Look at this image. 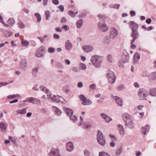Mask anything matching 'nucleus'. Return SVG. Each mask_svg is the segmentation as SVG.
<instances>
[{
  "mask_svg": "<svg viewBox=\"0 0 156 156\" xmlns=\"http://www.w3.org/2000/svg\"><path fill=\"white\" fill-rule=\"evenodd\" d=\"M103 60V57L101 56L95 55L91 57L90 62L91 63H89L90 65L92 64L96 68H100L101 66V64Z\"/></svg>",
  "mask_w": 156,
  "mask_h": 156,
  "instance_id": "obj_1",
  "label": "nucleus"
},
{
  "mask_svg": "<svg viewBox=\"0 0 156 156\" xmlns=\"http://www.w3.org/2000/svg\"><path fill=\"white\" fill-rule=\"evenodd\" d=\"M46 96L47 98L51 99L56 102H61L62 103L64 102L65 100L62 97L58 95H53L50 93L49 90L47 93Z\"/></svg>",
  "mask_w": 156,
  "mask_h": 156,
  "instance_id": "obj_2",
  "label": "nucleus"
},
{
  "mask_svg": "<svg viewBox=\"0 0 156 156\" xmlns=\"http://www.w3.org/2000/svg\"><path fill=\"white\" fill-rule=\"evenodd\" d=\"M97 140L98 144L101 146H104L105 144V137L103 136L102 132L98 130V131Z\"/></svg>",
  "mask_w": 156,
  "mask_h": 156,
  "instance_id": "obj_3",
  "label": "nucleus"
},
{
  "mask_svg": "<svg viewBox=\"0 0 156 156\" xmlns=\"http://www.w3.org/2000/svg\"><path fill=\"white\" fill-rule=\"evenodd\" d=\"M138 96L140 99L141 100H147L146 98L148 95L147 91L143 89H140L138 91Z\"/></svg>",
  "mask_w": 156,
  "mask_h": 156,
  "instance_id": "obj_4",
  "label": "nucleus"
},
{
  "mask_svg": "<svg viewBox=\"0 0 156 156\" xmlns=\"http://www.w3.org/2000/svg\"><path fill=\"white\" fill-rule=\"evenodd\" d=\"M106 76L109 82L112 83H115L116 77L113 72L111 70H108L107 72Z\"/></svg>",
  "mask_w": 156,
  "mask_h": 156,
  "instance_id": "obj_5",
  "label": "nucleus"
},
{
  "mask_svg": "<svg viewBox=\"0 0 156 156\" xmlns=\"http://www.w3.org/2000/svg\"><path fill=\"white\" fill-rule=\"evenodd\" d=\"M83 119L81 117H80V122L78 124V126H80L82 125V126L84 129H90L92 127V125L89 122H84L83 123Z\"/></svg>",
  "mask_w": 156,
  "mask_h": 156,
  "instance_id": "obj_6",
  "label": "nucleus"
},
{
  "mask_svg": "<svg viewBox=\"0 0 156 156\" xmlns=\"http://www.w3.org/2000/svg\"><path fill=\"white\" fill-rule=\"evenodd\" d=\"M118 34V31L114 27H111L110 30L109 37L111 39H115Z\"/></svg>",
  "mask_w": 156,
  "mask_h": 156,
  "instance_id": "obj_7",
  "label": "nucleus"
},
{
  "mask_svg": "<svg viewBox=\"0 0 156 156\" xmlns=\"http://www.w3.org/2000/svg\"><path fill=\"white\" fill-rule=\"evenodd\" d=\"M98 27L99 29L102 32H105L108 29V28L105 22L103 21H100L98 22Z\"/></svg>",
  "mask_w": 156,
  "mask_h": 156,
  "instance_id": "obj_8",
  "label": "nucleus"
},
{
  "mask_svg": "<svg viewBox=\"0 0 156 156\" xmlns=\"http://www.w3.org/2000/svg\"><path fill=\"white\" fill-rule=\"evenodd\" d=\"M79 98L82 101V103L84 105H89L92 103V101L89 99H87L83 94L80 95Z\"/></svg>",
  "mask_w": 156,
  "mask_h": 156,
  "instance_id": "obj_9",
  "label": "nucleus"
},
{
  "mask_svg": "<svg viewBox=\"0 0 156 156\" xmlns=\"http://www.w3.org/2000/svg\"><path fill=\"white\" fill-rule=\"evenodd\" d=\"M23 102H29L33 104H40L41 101L39 99L33 97L27 98L26 100L23 101Z\"/></svg>",
  "mask_w": 156,
  "mask_h": 156,
  "instance_id": "obj_10",
  "label": "nucleus"
},
{
  "mask_svg": "<svg viewBox=\"0 0 156 156\" xmlns=\"http://www.w3.org/2000/svg\"><path fill=\"white\" fill-rule=\"evenodd\" d=\"M48 155L49 156H60L59 149L53 147L51 148Z\"/></svg>",
  "mask_w": 156,
  "mask_h": 156,
  "instance_id": "obj_11",
  "label": "nucleus"
},
{
  "mask_svg": "<svg viewBox=\"0 0 156 156\" xmlns=\"http://www.w3.org/2000/svg\"><path fill=\"white\" fill-rule=\"evenodd\" d=\"M150 128V126L149 125H145L141 128L140 133L144 136L147 134L149 131Z\"/></svg>",
  "mask_w": 156,
  "mask_h": 156,
  "instance_id": "obj_12",
  "label": "nucleus"
},
{
  "mask_svg": "<svg viewBox=\"0 0 156 156\" xmlns=\"http://www.w3.org/2000/svg\"><path fill=\"white\" fill-rule=\"evenodd\" d=\"M111 98L115 101L117 104L119 106L122 107L123 105V101L122 99L116 96L112 95Z\"/></svg>",
  "mask_w": 156,
  "mask_h": 156,
  "instance_id": "obj_13",
  "label": "nucleus"
},
{
  "mask_svg": "<svg viewBox=\"0 0 156 156\" xmlns=\"http://www.w3.org/2000/svg\"><path fill=\"white\" fill-rule=\"evenodd\" d=\"M32 90L35 91H38L39 90H40L41 91L44 92L46 94L48 90L45 87L42 86H40L37 85H35L32 88Z\"/></svg>",
  "mask_w": 156,
  "mask_h": 156,
  "instance_id": "obj_14",
  "label": "nucleus"
},
{
  "mask_svg": "<svg viewBox=\"0 0 156 156\" xmlns=\"http://www.w3.org/2000/svg\"><path fill=\"white\" fill-rule=\"evenodd\" d=\"M131 36L133 38V39L131 40V43H133L135 40L137 39L139 37V34L137 30H133L132 31Z\"/></svg>",
  "mask_w": 156,
  "mask_h": 156,
  "instance_id": "obj_15",
  "label": "nucleus"
},
{
  "mask_svg": "<svg viewBox=\"0 0 156 156\" xmlns=\"http://www.w3.org/2000/svg\"><path fill=\"white\" fill-rule=\"evenodd\" d=\"M117 127L119 135L121 136H124L125 135V132L123 126L119 124L117 125Z\"/></svg>",
  "mask_w": 156,
  "mask_h": 156,
  "instance_id": "obj_16",
  "label": "nucleus"
},
{
  "mask_svg": "<svg viewBox=\"0 0 156 156\" xmlns=\"http://www.w3.org/2000/svg\"><path fill=\"white\" fill-rule=\"evenodd\" d=\"M129 25L132 31L133 30H137L138 29V25L134 21H131L129 22Z\"/></svg>",
  "mask_w": 156,
  "mask_h": 156,
  "instance_id": "obj_17",
  "label": "nucleus"
},
{
  "mask_svg": "<svg viewBox=\"0 0 156 156\" xmlns=\"http://www.w3.org/2000/svg\"><path fill=\"white\" fill-rule=\"evenodd\" d=\"M122 119L125 122L132 119V116L127 113H125L122 115Z\"/></svg>",
  "mask_w": 156,
  "mask_h": 156,
  "instance_id": "obj_18",
  "label": "nucleus"
},
{
  "mask_svg": "<svg viewBox=\"0 0 156 156\" xmlns=\"http://www.w3.org/2000/svg\"><path fill=\"white\" fill-rule=\"evenodd\" d=\"M44 50V47L43 46L41 47L37 51L35 54V56L37 58H41L43 56V55L42 53V52Z\"/></svg>",
  "mask_w": 156,
  "mask_h": 156,
  "instance_id": "obj_19",
  "label": "nucleus"
},
{
  "mask_svg": "<svg viewBox=\"0 0 156 156\" xmlns=\"http://www.w3.org/2000/svg\"><path fill=\"white\" fill-rule=\"evenodd\" d=\"M66 149L67 151L71 152L74 149V145L73 143L71 142H68L66 145Z\"/></svg>",
  "mask_w": 156,
  "mask_h": 156,
  "instance_id": "obj_20",
  "label": "nucleus"
},
{
  "mask_svg": "<svg viewBox=\"0 0 156 156\" xmlns=\"http://www.w3.org/2000/svg\"><path fill=\"white\" fill-rule=\"evenodd\" d=\"M82 49L84 52H88L92 51L93 49V48L90 45H87L82 46Z\"/></svg>",
  "mask_w": 156,
  "mask_h": 156,
  "instance_id": "obj_21",
  "label": "nucleus"
},
{
  "mask_svg": "<svg viewBox=\"0 0 156 156\" xmlns=\"http://www.w3.org/2000/svg\"><path fill=\"white\" fill-rule=\"evenodd\" d=\"M100 115L101 117L107 122H109L110 121L112 120V119L111 118L105 113H101L100 114Z\"/></svg>",
  "mask_w": 156,
  "mask_h": 156,
  "instance_id": "obj_22",
  "label": "nucleus"
},
{
  "mask_svg": "<svg viewBox=\"0 0 156 156\" xmlns=\"http://www.w3.org/2000/svg\"><path fill=\"white\" fill-rule=\"evenodd\" d=\"M129 58V55L128 53L126 51H125L122 56V60L124 61V62H127L128 61Z\"/></svg>",
  "mask_w": 156,
  "mask_h": 156,
  "instance_id": "obj_23",
  "label": "nucleus"
},
{
  "mask_svg": "<svg viewBox=\"0 0 156 156\" xmlns=\"http://www.w3.org/2000/svg\"><path fill=\"white\" fill-rule=\"evenodd\" d=\"M38 70V68L37 67H35L33 68L31 72V74L32 77L35 78H36L37 76Z\"/></svg>",
  "mask_w": 156,
  "mask_h": 156,
  "instance_id": "obj_24",
  "label": "nucleus"
},
{
  "mask_svg": "<svg viewBox=\"0 0 156 156\" xmlns=\"http://www.w3.org/2000/svg\"><path fill=\"white\" fill-rule=\"evenodd\" d=\"M125 123L126 126L129 129H132L134 127V123L132 119L127 121Z\"/></svg>",
  "mask_w": 156,
  "mask_h": 156,
  "instance_id": "obj_25",
  "label": "nucleus"
},
{
  "mask_svg": "<svg viewBox=\"0 0 156 156\" xmlns=\"http://www.w3.org/2000/svg\"><path fill=\"white\" fill-rule=\"evenodd\" d=\"M72 45L69 40H67L65 43V47L68 51H70L72 48Z\"/></svg>",
  "mask_w": 156,
  "mask_h": 156,
  "instance_id": "obj_26",
  "label": "nucleus"
},
{
  "mask_svg": "<svg viewBox=\"0 0 156 156\" xmlns=\"http://www.w3.org/2000/svg\"><path fill=\"white\" fill-rule=\"evenodd\" d=\"M63 109L67 115L69 117L73 115V112L72 109L66 107H63Z\"/></svg>",
  "mask_w": 156,
  "mask_h": 156,
  "instance_id": "obj_27",
  "label": "nucleus"
},
{
  "mask_svg": "<svg viewBox=\"0 0 156 156\" xmlns=\"http://www.w3.org/2000/svg\"><path fill=\"white\" fill-rule=\"evenodd\" d=\"M144 107V105H139L134 108V114L135 115H137V114L138 112V110L141 111L142 110Z\"/></svg>",
  "mask_w": 156,
  "mask_h": 156,
  "instance_id": "obj_28",
  "label": "nucleus"
},
{
  "mask_svg": "<svg viewBox=\"0 0 156 156\" xmlns=\"http://www.w3.org/2000/svg\"><path fill=\"white\" fill-rule=\"evenodd\" d=\"M140 57L139 54L138 52H136L133 56V61L135 63H137L139 60Z\"/></svg>",
  "mask_w": 156,
  "mask_h": 156,
  "instance_id": "obj_29",
  "label": "nucleus"
},
{
  "mask_svg": "<svg viewBox=\"0 0 156 156\" xmlns=\"http://www.w3.org/2000/svg\"><path fill=\"white\" fill-rule=\"evenodd\" d=\"M27 108L22 109H19L16 110V112L18 114L22 115L26 114L27 112Z\"/></svg>",
  "mask_w": 156,
  "mask_h": 156,
  "instance_id": "obj_30",
  "label": "nucleus"
},
{
  "mask_svg": "<svg viewBox=\"0 0 156 156\" xmlns=\"http://www.w3.org/2000/svg\"><path fill=\"white\" fill-rule=\"evenodd\" d=\"M149 94L151 96L156 97V88H152L150 89L149 91Z\"/></svg>",
  "mask_w": 156,
  "mask_h": 156,
  "instance_id": "obj_31",
  "label": "nucleus"
},
{
  "mask_svg": "<svg viewBox=\"0 0 156 156\" xmlns=\"http://www.w3.org/2000/svg\"><path fill=\"white\" fill-rule=\"evenodd\" d=\"M7 23L8 24V25L9 27H12L15 23V21L13 18H10L8 20Z\"/></svg>",
  "mask_w": 156,
  "mask_h": 156,
  "instance_id": "obj_32",
  "label": "nucleus"
},
{
  "mask_svg": "<svg viewBox=\"0 0 156 156\" xmlns=\"http://www.w3.org/2000/svg\"><path fill=\"white\" fill-rule=\"evenodd\" d=\"M6 127V126L5 123L3 122H0V128L2 129V131L5 132Z\"/></svg>",
  "mask_w": 156,
  "mask_h": 156,
  "instance_id": "obj_33",
  "label": "nucleus"
},
{
  "mask_svg": "<svg viewBox=\"0 0 156 156\" xmlns=\"http://www.w3.org/2000/svg\"><path fill=\"white\" fill-rule=\"evenodd\" d=\"M21 66L23 68H26L27 66V63L25 59H22L20 63Z\"/></svg>",
  "mask_w": 156,
  "mask_h": 156,
  "instance_id": "obj_34",
  "label": "nucleus"
},
{
  "mask_svg": "<svg viewBox=\"0 0 156 156\" xmlns=\"http://www.w3.org/2000/svg\"><path fill=\"white\" fill-rule=\"evenodd\" d=\"M111 38L110 37L106 36L104 37L103 39L104 42L106 44H108L110 43Z\"/></svg>",
  "mask_w": 156,
  "mask_h": 156,
  "instance_id": "obj_35",
  "label": "nucleus"
},
{
  "mask_svg": "<svg viewBox=\"0 0 156 156\" xmlns=\"http://www.w3.org/2000/svg\"><path fill=\"white\" fill-rule=\"evenodd\" d=\"M122 151V147H120L118 148L116 150L115 155L116 156H119L121 154Z\"/></svg>",
  "mask_w": 156,
  "mask_h": 156,
  "instance_id": "obj_36",
  "label": "nucleus"
},
{
  "mask_svg": "<svg viewBox=\"0 0 156 156\" xmlns=\"http://www.w3.org/2000/svg\"><path fill=\"white\" fill-rule=\"evenodd\" d=\"M52 108L57 115L58 116H59L60 115L62 112L60 109L55 106H53Z\"/></svg>",
  "mask_w": 156,
  "mask_h": 156,
  "instance_id": "obj_37",
  "label": "nucleus"
},
{
  "mask_svg": "<svg viewBox=\"0 0 156 156\" xmlns=\"http://www.w3.org/2000/svg\"><path fill=\"white\" fill-rule=\"evenodd\" d=\"M69 86H65L63 87V90L66 94H70L71 92L69 89Z\"/></svg>",
  "mask_w": 156,
  "mask_h": 156,
  "instance_id": "obj_38",
  "label": "nucleus"
},
{
  "mask_svg": "<svg viewBox=\"0 0 156 156\" xmlns=\"http://www.w3.org/2000/svg\"><path fill=\"white\" fill-rule=\"evenodd\" d=\"M156 79V71L151 73V74L150 81H152Z\"/></svg>",
  "mask_w": 156,
  "mask_h": 156,
  "instance_id": "obj_39",
  "label": "nucleus"
},
{
  "mask_svg": "<svg viewBox=\"0 0 156 156\" xmlns=\"http://www.w3.org/2000/svg\"><path fill=\"white\" fill-rule=\"evenodd\" d=\"M83 23V20L82 19L78 20L76 23L77 27L80 28L82 26Z\"/></svg>",
  "mask_w": 156,
  "mask_h": 156,
  "instance_id": "obj_40",
  "label": "nucleus"
},
{
  "mask_svg": "<svg viewBox=\"0 0 156 156\" xmlns=\"http://www.w3.org/2000/svg\"><path fill=\"white\" fill-rule=\"evenodd\" d=\"M34 15L37 18V22H40L41 20V17L40 14L37 12L35 13Z\"/></svg>",
  "mask_w": 156,
  "mask_h": 156,
  "instance_id": "obj_41",
  "label": "nucleus"
},
{
  "mask_svg": "<svg viewBox=\"0 0 156 156\" xmlns=\"http://www.w3.org/2000/svg\"><path fill=\"white\" fill-rule=\"evenodd\" d=\"M22 44L24 46H27L29 44V43L25 40H22L21 41Z\"/></svg>",
  "mask_w": 156,
  "mask_h": 156,
  "instance_id": "obj_42",
  "label": "nucleus"
},
{
  "mask_svg": "<svg viewBox=\"0 0 156 156\" xmlns=\"http://www.w3.org/2000/svg\"><path fill=\"white\" fill-rule=\"evenodd\" d=\"M141 75L143 77H148L150 76L149 73L146 71H144L142 72Z\"/></svg>",
  "mask_w": 156,
  "mask_h": 156,
  "instance_id": "obj_43",
  "label": "nucleus"
},
{
  "mask_svg": "<svg viewBox=\"0 0 156 156\" xmlns=\"http://www.w3.org/2000/svg\"><path fill=\"white\" fill-rule=\"evenodd\" d=\"M126 62H124V61L122 60H120L118 63L119 67L120 68H122L124 66V64Z\"/></svg>",
  "mask_w": 156,
  "mask_h": 156,
  "instance_id": "obj_44",
  "label": "nucleus"
},
{
  "mask_svg": "<svg viewBox=\"0 0 156 156\" xmlns=\"http://www.w3.org/2000/svg\"><path fill=\"white\" fill-rule=\"evenodd\" d=\"M69 117L70 119L73 122H76L77 120V117L74 115H72Z\"/></svg>",
  "mask_w": 156,
  "mask_h": 156,
  "instance_id": "obj_45",
  "label": "nucleus"
},
{
  "mask_svg": "<svg viewBox=\"0 0 156 156\" xmlns=\"http://www.w3.org/2000/svg\"><path fill=\"white\" fill-rule=\"evenodd\" d=\"M107 59L108 61L110 63L113 62L112 57L111 55L108 54L107 55Z\"/></svg>",
  "mask_w": 156,
  "mask_h": 156,
  "instance_id": "obj_46",
  "label": "nucleus"
},
{
  "mask_svg": "<svg viewBox=\"0 0 156 156\" xmlns=\"http://www.w3.org/2000/svg\"><path fill=\"white\" fill-rule=\"evenodd\" d=\"M80 69L82 70H84L86 69V66L85 64L80 63L79 65Z\"/></svg>",
  "mask_w": 156,
  "mask_h": 156,
  "instance_id": "obj_47",
  "label": "nucleus"
},
{
  "mask_svg": "<svg viewBox=\"0 0 156 156\" xmlns=\"http://www.w3.org/2000/svg\"><path fill=\"white\" fill-rule=\"evenodd\" d=\"M99 156H110L108 153L105 152H100L99 153Z\"/></svg>",
  "mask_w": 156,
  "mask_h": 156,
  "instance_id": "obj_48",
  "label": "nucleus"
},
{
  "mask_svg": "<svg viewBox=\"0 0 156 156\" xmlns=\"http://www.w3.org/2000/svg\"><path fill=\"white\" fill-rule=\"evenodd\" d=\"M0 22L5 27H9V25L5 23L3 21V18L0 14Z\"/></svg>",
  "mask_w": 156,
  "mask_h": 156,
  "instance_id": "obj_49",
  "label": "nucleus"
},
{
  "mask_svg": "<svg viewBox=\"0 0 156 156\" xmlns=\"http://www.w3.org/2000/svg\"><path fill=\"white\" fill-rule=\"evenodd\" d=\"M5 37H8L12 35V33L11 32H9L8 31H6L5 33Z\"/></svg>",
  "mask_w": 156,
  "mask_h": 156,
  "instance_id": "obj_50",
  "label": "nucleus"
},
{
  "mask_svg": "<svg viewBox=\"0 0 156 156\" xmlns=\"http://www.w3.org/2000/svg\"><path fill=\"white\" fill-rule=\"evenodd\" d=\"M109 136L112 139V140H115L116 141L117 140V137L115 135H112L111 134H109Z\"/></svg>",
  "mask_w": 156,
  "mask_h": 156,
  "instance_id": "obj_51",
  "label": "nucleus"
},
{
  "mask_svg": "<svg viewBox=\"0 0 156 156\" xmlns=\"http://www.w3.org/2000/svg\"><path fill=\"white\" fill-rule=\"evenodd\" d=\"M18 25L20 28H24L25 27V25L21 21H20L19 22Z\"/></svg>",
  "mask_w": 156,
  "mask_h": 156,
  "instance_id": "obj_52",
  "label": "nucleus"
},
{
  "mask_svg": "<svg viewBox=\"0 0 156 156\" xmlns=\"http://www.w3.org/2000/svg\"><path fill=\"white\" fill-rule=\"evenodd\" d=\"M50 11L47 10L45 12V15L46 16V20H48L50 18Z\"/></svg>",
  "mask_w": 156,
  "mask_h": 156,
  "instance_id": "obj_53",
  "label": "nucleus"
},
{
  "mask_svg": "<svg viewBox=\"0 0 156 156\" xmlns=\"http://www.w3.org/2000/svg\"><path fill=\"white\" fill-rule=\"evenodd\" d=\"M55 49L52 47H50L48 48V51L49 53H53L55 51Z\"/></svg>",
  "mask_w": 156,
  "mask_h": 156,
  "instance_id": "obj_54",
  "label": "nucleus"
},
{
  "mask_svg": "<svg viewBox=\"0 0 156 156\" xmlns=\"http://www.w3.org/2000/svg\"><path fill=\"white\" fill-rule=\"evenodd\" d=\"M124 86L123 84H121L117 87V89L118 90H121L124 89Z\"/></svg>",
  "mask_w": 156,
  "mask_h": 156,
  "instance_id": "obj_55",
  "label": "nucleus"
},
{
  "mask_svg": "<svg viewBox=\"0 0 156 156\" xmlns=\"http://www.w3.org/2000/svg\"><path fill=\"white\" fill-rule=\"evenodd\" d=\"M98 17L100 18L101 20H104L106 18V17L105 16L101 14H100L98 16Z\"/></svg>",
  "mask_w": 156,
  "mask_h": 156,
  "instance_id": "obj_56",
  "label": "nucleus"
},
{
  "mask_svg": "<svg viewBox=\"0 0 156 156\" xmlns=\"http://www.w3.org/2000/svg\"><path fill=\"white\" fill-rule=\"evenodd\" d=\"M68 14L72 17H74L75 16V13H74L73 11L71 10L69 11Z\"/></svg>",
  "mask_w": 156,
  "mask_h": 156,
  "instance_id": "obj_57",
  "label": "nucleus"
},
{
  "mask_svg": "<svg viewBox=\"0 0 156 156\" xmlns=\"http://www.w3.org/2000/svg\"><path fill=\"white\" fill-rule=\"evenodd\" d=\"M96 87V84L94 83L91 84L89 87V88L91 90H94L95 89Z\"/></svg>",
  "mask_w": 156,
  "mask_h": 156,
  "instance_id": "obj_58",
  "label": "nucleus"
},
{
  "mask_svg": "<svg viewBox=\"0 0 156 156\" xmlns=\"http://www.w3.org/2000/svg\"><path fill=\"white\" fill-rule=\"evenodd\" d=\"M84 154L86 156H89L90 154V152L87 150H85L84 151Z\"/></svg>",
  "mask_w": 156,
  "mask_h": 156,
  "instance_id": "obj_59",
  "label": "nucleus"
},
{
  "mask_svg": "<svg viewBox=\"0 0 156 156\" xmlns=\"http://www.w3.org/2000/svg\"><path fill=\"white\" fill-rule=\"evenodd\" d=\"M13 82V81L11 82H5V83H2V86H6L9 85V84L12 83Z\"/></svg>",
  "mask_w": 156,
  "mask_h": 156,
  "instance_id": "obj_60",
  "label": "nucleus"
},
{
  "mask_svg": "<svg viewBox=\"0 0 156 156\" xmlns=\"http://www.w3.org/2000/svg\"><path fill=\"white\" fill-rule=\"evenodd\" d=\"M58 8L60 9L61 12H63L64 10V7L63 5H60L58 6Z\"/></svg>",
  "mask_w": 156,
  "mask_h": 156,
  "instance_id": "obj_61",
  "label": "nucleus"
},
{
  "mask_svg": "<svg viewBox=\"0 0 156 156\" xmlns=\"http://www.w3.org/2000/svg\"><path fill=\"white\" fill-rule=\"evenodd\" d=\"M66 19L64 17H62L60 21L62 23H66Z\"/></svg>",
  "mask_w": 156,
  "mask_h": 156,
  "instance_id": "obj_62",
  "label": "nucleus"
},
{
  "mask_svg": "<svg viewBox=\"0 0 156 156\" xmlns=\"http://www.w3.org/2000/svg\"><path fill=\"white\" fill-rule=\"evenodd\" d=\"M52 2L53 4L56 5H58L59 3L58 0H52Z\"/></svg>",
  "mask_w": 156,
  "mask_h": 156,
  "instance_id": "obj_63",
  "label": "nucleus"
},
{
  "mask_svg": "<svg viewBox=\"0 0 156 156\" xmlns=\"http://www.w3.org/2000/svg\"><path fill=\"white\" fill-rule=\"evenodd\" d=\"M130 13L132 16H133L136 15V12L134 11L131 10L130 11Z\"/></svg>",
  "mask_w": 156,
  "mask_h": 156,
  "instance_id": "obj_64",
  "label": "nucleus"
}]
</instances>
